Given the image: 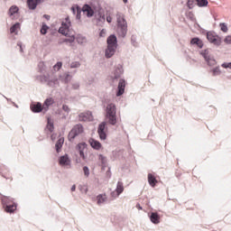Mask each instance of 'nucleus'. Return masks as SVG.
Here are the masks:
<instances>
[{
    "mask_svg": "<svg viewBox=\"0 0 231 231\" xmlns=\"http://www.w3.org/2000/svg\"><path fill=\"white\" fill-rule=\"evenodd\" d=\"M70 28L71 21H69V17H67L61 22V26L59 29L60 33L65 35V37H69L68 39H65L63 42H69V44L75 42V32L71 31Z\"/></svg>",
    "mask_w": 231,
    "mask_h": 231,
    "instance_id": "nucleus-1",
    "label": "nucleus"
},
{
    "mask_svg": "<svg viewBox=\"0 0 231 231\" xmlns=\"http://www.w3.org/2000/svg\"><path fill=\"white\" fill-rule=\"evenodd\" d=\"M106 118L108 121L110 125H116L118 122V117L116 116V106L113 103H110L106 106Z\"/></svg>",
    "mask_w": 231,
    "mask_h": 231,
    "instance_id": "nucleus-2",
    "label": "nucleus"
},
{
    "mask_svg": "<svg viewBox=\"0 0 231 231\" xmlns=\"http://www.w3.org/2000/svg\"><path fill=\"white\" fill-rule=\"evenodd\" d=\"M117 19V33L120 37H125L127 34V22H125V18L124 14L118 13L116 14Z\"/></svg>",
    "mask_w": 231,
    "mask_h": 231,
    "instance_id": "nucleus-3",
    "label": "nucleus"
},
{
    "mask_svg": "<svg viewBox=\"0 0 231 231\" xmlns=\"http://www.w3.org/2000/svg\"><path fill=\"white\" fill-rule=\"evenodd\" d=\"M106 42L107 49L106 50L105 55L106 59H111V57L115 55V51H116V36L110 35Z\"/></svg>",
    "mask_w": 231,
    "mask_h": 231,
    "instance_id": "nucleus-4",
    "label": "nucleus"
},
{
    "mask_svg": "<svg viewBox=\"0 0 231 231\" xmlns=\"http://www.w3.org/2000/svg\"><path fill=\"white\" fill-rule=\"evenodd\" d=\"M84 133V127L82 125H76L71 131L69 133V142H72V140H75L79 134H82Z\"/></svg>",
    "mask_w": 231,
    "mask_h": 231,
    "instance_id": "nucleus-5",
    "label": "nucleus"
},
{
    "mask_svg": "<svg viewBox=\"0 0 231 231\" xmlns=\"http://www.w3.org/2000/svg\"><path fill=\"white\" fill-rule=\"evenodd\" d=\"M207 39L208 42H210L211 44H214L215 46L221 45V37H219V35H217V33L214 32H208Z\"/></svg>",
    "mask_w": 231,
    "mask_h": 231,
    "instance_id": "nucleus-6",
    "label": "nucleus"
},
{
    "mask_svg": "<svg viewBox=\"0 0 231 231\" xmlns=\"http://www.w3.org/2000/svg\"><path fill=\"white\" fill-rule=\"evenodd\" d=\"M203 55L208 66H216V59H214V56H212V54H210V51H208V50L204 51Z\"/></svg>",
    "mask_w": 231,
    "mask_h": 231,
    "instance_id": "nucleus-7",
    "label": "nucleus"
},
{
    "mask_svg": "<svg viewBox=\"0 0 231 231\" xmlns=\"http://www.w3.org/2000/svg\"><path fill=\"white\" fill-rule=\"evenodd\" d=\"M106 122H102L98 125L97 133L100 140H106V138H107V135L106 134V131H107V128L106 127Z\"/></svg>",
    "mask_w": 231,
    "mask_h": 231,
    "instance_id": "nucleus-8",
    "label": "nucleus"
},
{
    "mask_svg": "<svg viewBox=\"0 0 231 231\" xmlns=\"http://www.w3.org/2000/svg\"><path fill=\"white\" fill-rule=\"evenodd\" d=\"M78 149L79 151V156L82 158V160H86V151H88V144L86 143H80L78 144Z\"/></svg>",
    "mask_w": 231,
    "mask_h": 231,
    "instance_id": "nucleus-9",
    "label": "nucleus"
},
{
    "mask_svg": "<svg viewBox=\"0 0 231 231\" xmlns=\"http://www.w3.org/2000/svg\"><path fill=\"white\" fill-rule=\"evenodd\" d=\"M122 192H124V183L121 181H118L116 191H113L111 193V196L112 198H118V196L121 195Z\"/></svg>",
    "mask_w": 231,
    "mask_h": 231,
    "instance_id": "nucleus-10",
    "label": "nucleus"
},
{
    "mask_svg": "<svg viewBox=\"0 0 231 231\" xmlns=\"http://www.w3.org/2000/svg\"><path fill=\"white\" fill-rule=\"evenodd\" d=\"M80 122H91L93 120V115L91 112H86L79 114Z\"/></svg>",
    "mask_w": 231,
    "mask_h": 231,
    "instance_id": "nucleus-11",
    "label": "nucleus"
},
{
    "mask_svg": "<svg viewBox=\"0 0 231 231\" xmlns=\"http://www.w3.org/2000/svg\"><path fill=\"white\" fill-rule=\"evenodd\" d=\"M42 3H44V0H27V5L30 10H35L37 5H41Z\"/></svg>",
    "mask_w": 231,
    "mask_h": 231,
    "instance_id": "nucleus-12",
    "label": "nucleus"
},
{
    "mask_svg": "<svg viewBox=\"0 0 231 231\" xmlns=\"http://www.w3.org/2000/svg\"><path fill=\"white\" fill-rule=\"evenodd\" d=\"M82 12L86 14L88 17H93V15H95V11L91 6H89V5H85L82 7Z\"/></svg>",
    "mask_w": 231,
    "mask_h": 231,
    "instance_id": "nucleus-13",
    "label": "nucleus"
},
{
    "mask_svg": "<svg viewBox=\"0 0 231 231\" xmlns=\"http://www.w3.org/2000/svg\"><path fill=\"white\" fill-rule=\"evenodd\" d=\"M125 91V80L120 79L118 84V91L116 97H122V94Z\"/></svg>",
    "mask_w": 231,
    "mask_h": 231,
    "instance_id": "nucleus-14",
    "label": "nucleus"
},
{
    "mask_svg": "<svg viewBox=\"0 0 231 231\" xmlns=\"http://www.w3.org/2000/svg\"><path fill=\"white\" fill-rule=\"evenodd\" d=\"M5 206V212L12 214L13 212H15L17 210V204H4Z\"/></svg>",
    "mask_w": 231,
    "mask_h": 231,
    "instance_id": "nucleus-15",
    "label": "nucleus"
},
{
    "mask_svg": "<svg viewBox=\"0 0 231 231\" xmlns=\"http://www.w3.org/2000/svg\"><path fill=\"white\" fill-rule=\"evenodd\" d=\"M148 183L151 187L154 188L156 187V184L158 183V180H156V177L152 173L148 174Z\"/></svg>",
    "mask_w": 231,
    "mask_h": 231,
    "instance_id": "nucleus-16",
    "label": "nucleus"
},
{
    "mask_svg": "<svg viewBox=\"0 0 231 231\" xmlns=\"http://www.w3.org/2000/svg\"><path fill=\"white\" fill-rule=\"evenodd\" d=\"M31 109L32 113H41V111L44 110V106L41 103H37L31 106Z\"/></svg>",
    "mask_w": 231,
    "mask_h": 231,
    "instance_id": "nucleus-17",
    "label": "nucleus"
},
{
    "mask_svg": "<svg viewBox=\"0 0 231 231\" xmlns=\"http://www.w3.org/2000/svg\"><path fill=\"white\" fill-rule=\"evenodd\" d=\"M89 143L93 149H96V151H99V149L102 148V143L95 139H90Z\"/></svg>",
    "mask_w": 231,
    "mask_h": 231,
    "instance_id": "nucleus-18",
    "label": "nucleus"
},
{
    "mask_svg": "<svg viewBox=\"0 0 231 231\" xmlns=\"http://www.w3.org/2000/svg\"><path fill=\"white\" fill-rule=\"evenodd\" d=\"M194 3H196L198 6H203V0H188V7L194 8Z\"/></svg>",
    "mask_w": 231,
    "mask_h": 231,
    "instance_id": "nucleus-19",
    "label": "nucleus"
},
{
    "mask_svg": "<svg viewBox=\"0 0 231 231\" xmlns=\"http://www.w3.org/2000/svg\"><path fill=\"white\" fill-rule=\"evenodd\" d=\"M54 103L55 101L53 100L52 97L47 98L43 103L44 111H48V109L50 108V106H53Z\"/></svg>",
    "mask_w": 231,
    "mask_h": 231,
    "instance_id": "nucleus-20",
    "label": "nucleus"
},
{
    "mask_svg": "<svg viewBox=\"0 0 231 231\" xmlns=\"http://www.w3.org/2000/svg\"><path fill=\"white\" fill-rule=\"evenodd\" d=\"M60 165H69L71 163V161L69 160V157L68 155H63L60 157Z\"/></svg>",
    "mask_w": 231,
    "mask_h": 231,
    "instance_id": "nucleus-21",
    "label": "nucleus"
},
{
    "mask_svg": "<svg viewBox=\"0 0 231 231\" xmlns=\"http://www.w3.org/2000/svg\"><path fill=\"white\" fill-rule=\"evenodd\" d=\"M150 220L154 225H158L160 223V215H158V213L152 212L150 216Z\"/></svg>",
    "mask_w": 231,
    "mask_h": 231,
    "instance_id": "nucleus-22",
    "label": "nucleus"
},
{
    "mask_svg": "<svg viewBox=\"0 0 231 231\" xmlns=\"http://www.w3.org/2000/svg\"><path fill=\"white\" fill-rule=\"evenodd\" d=\"M1 199L3 205H12L15 203L14 202V199H12L11 197L3 196Z\"/></svg>",
    "mask_w": 231,
    "mask_h": 231,
    "instance_id": "nucleus-23",
    "label": "nucleus"
},
{
    "mask_svg": "<svg viewBox=\"0 0 231 231\" xmlns=\"http://www.w3.org/2000/svg\"><path fill=\"white\" fill-rule=\"evenodd\" d=\"M46 129L49 133H53V129H55V127L53 126V121L50 117L47 118Z\"/></svg>",
    "mask_w": 231,
    "mask_h": 231,
    "instance_id": "nucleus-24",
    "label": "nucleus"
},
{
    "mask_svg": "<svg viewBox=\"0 0 231 231\" xmlns=\"http://www.w3.org/2000/svg\"><path fill=\"white\" fill-rule=\"evenodd\" d=\"M97 205H102V203H106L107 201V196L106 194H100L97 197Z\"/></svg>",
    "mask_w": 231,
    "mask_h": 231,
    "instance_id": "nucleus-25",
    "label": "nucleus"
},
{
    "mask_svg": "<svg viewBox=\"0 0 231 231\" xmlns=\"http://www.w3.org/2000/svg\"><path fill=\"white\" fill-rule=\"evenodd\" d=\"M190 44H196L198 48H203V42L199 40V38H193L190 41Z\"/></svg>",
    "mask_w": 231,
    "mask_h": 231,
    "instance_id": "nucleus-26",
    "label": "nucleus"
},
{
    "mask_svg": "<svg viewBox=\"0 0 231 231\" xmlns=\"http://www.w3.org/2000/svg\"><path fill=\"white\" fill-rule=\"evenodd\" d=\"M18 30H21V23H16L14 25H13L10 28L11 33H15V35H17V31Z\"/></svg>",
    "mask_w": 231,
    "mask_h": 231,
    "instance_id": "nucleus-27",
    "label": "nucleus"
},
{
    "mask_svg": "<svg viewBox=\"0 0 231 231\" xmlns=\"http://www.w3.org/2000/svg\"><path fill=\"white\" fill-rule=\"evenodd\" d=\"M62 145H64V138H60L56 143V151L59 152L60 149H62Z\"/></svg>",
    "mask_w": 231,
    "mask_h": 231,
    "instance_id": "nucleus-28",
    "label": "nucleus"
},
{
    "mask_svg": "<svg viewBox=\"0 0 231 231\" xmlns=\"http://www.w3.org/2000/svg\"><path fill=\"white\" fill-rule=\"evenodd\" d=\"M71 12L74 14H77V19H80V14L82 13V11L80 10V8L79 6H77V7L72 6L71 7Z\"/></svg>",
    "mask_w": 231,
    "mask_h": 231,
    "instance_id": "nucleus-29",
    "label": "nucleus"
},
{
    "mask_svg": "<svg viewBox=\"0 0 231 231\" xmlns=\"http://www.w3.org/2000/svg\"><path fill=\"white\" fill-rule=\"evenodd\" d=\"M219 28L224 33H226V32H228V26L225 23H219Z\"/></svg>",
    "mask_w": 231,
    "mask_h": 231,
    "instance_id": "nucleus-30",
    "label": "nucleus"
},
{
    "mask_svg": "<svg viewBox=\"0 0 231 231\" xmlns=\"http://www.w3.org/2000/svg\"><path fill=\"white\" fill-rule=\"evenodd\" d=\"M17 12H19V7L15 5L11 6L9 9L10 15H14V14H17Z\"/></svg>",
    "mask_w": 231,
    "mask_h": 231,
    "instance_id": "nucleus-31",
    "label": "nucleus"
},
{
    "mask_svg": "<svg viewBox=\"0 0 231 231\" xmlns=\"http://www.w3.org/2000/svg\"><path fill=\"white\" fill-rule=\"evenodd\" d=\"M48 30H50V27H48V25H46V24H42L40 32H41L42 35H46V33H48Z\"/></svg>",
    "mask_w": 231,
    "mask_h": 231,
    "instance_id": "nucleus-32",
    "label": "nucleus"
},
{
    "mask_svg": "<svg viewBox=\"0 0 231 231\" xmlns=\"http://www.w3.org/2000/svg\"><path fill=\"white\" fill-rule=\"evenodd\" d=\"M99 161L101 162L103 167H106L107 163V159L104 155L102 154L99 155Z\"/></svg>",
    "mask_w": 231,
    "mask_h": 231,
    "instance_id": "nucleus-33",
    "label": "nucleus"
},
{
    "mask_svg": "<svg viewBox=\"0 0 231 231\" xmlns=\"http://www.w3.org/2000/svg\"><path fill=\"white\" fill-rule=\"evenodd\" d=\"M121 75H122V69H116L115 71L114 79H120Z\"/></svg>",
    "mask_w": 231,
    "mask_h": 231,
    "instance_id": "nucleus-34",
    "label": "nucleus"
},
{
    "mask_svg": "<svg viewBox=\"0 0 231 231\" xmlns=\"http://www.w3.org/2000/svg\"><path fill=\"white\" fill-rule=\"evenodd\" d=\"M62 68V62L59 61L56 65L53 66L55 71H59Z\"/></svg>",
    "mask_w": 231,
    "mask_h": 231,
    "instance_id": "nucleus-35",
    "label": "nucleus"
},
{
    "mask_svg": "<svg viewBox=\"0 0 231 231\" xmlns=\"http://www.w3.org/2000/svg\"><path fill=\"white\" fill-rule=\"evenodd\" d=\"M77 42H79V44H84V42H86V38L82 36H79L77 38Z\"/></svg>",
    "mask_w": 231,
    "mask_h": 231,
    "instance_id": "nucleus-36",
    "label": "nucleus"
},
{
    "mask_svg": "<svg viewBox=\"0 0 231 231\" xmlns=\"http://www.w3.org/2000/svg\"><path fill=\"white\" fill-rule=\"evenodd\" d=\"M83 171L85 176L88 178L89 176V168H88V166L83 167Z\"/></svg>",
    "mask_w": 231,
    "mask_h": 231,
    "instance_id": "nucleus-37",
    "label": "nucleus"
},
{
    "mask_svg": "<svg viewBox=\"0 0 231 231\" xmlns=\"http://www.w3.org/2000/svg\"><path fill=\"white\" fill-rule=\"evenodd\" d=\"M220 73H221V70L219 69V68H215L214 69H213V75L214 76H216V75H220Z\"/></svg>",
    "mask_w": 231,
    "mask_h": 231,
    "instance_id": "nucleus-38",
    "label": "nucleus"
},
{
    "mask_svg": "<svg viewBox=\"0 0 231 231\" xmlns=\"http://www.w3.org/2000/svg\"><path fill=\"white\" fill-rule=\"evenodd\" d=\"M224 42H226V44H231V36H226Z\"/></svg>",
    "mask_w": 231,
    "mask_h": 231,
    "instance_id": "nucleus-39",
    "label": "nucleus"
},
{
    "mask_svg": "<svg viewBox=\"0 0 231 231\" xmlns=\"http://www.w3.org/2000/svg\"><path fill=\"white\" fill-rule=\"evenodd\" d=\"M79 66H80V63L77 61L70 64V68H79Z\"/></svg>",
    "mask_w": 231,
    "mask_h": 231,
    "instance_id": "nucleus-40",
    "label": "nucleus"
},
{
    "mask_svg": "<svg viewBox=\"0 0 231 231\" xmlns=\"http://www.w3.org/2000/svg\"><path fill=\"white\" fill-rule=\"evenodd\" d=\"M62 109H63V111H65L66 113H69V106H68L67 105H63Z\"/></svg>",
    "mask_w": 231,
    "mask_h": 231,
    "instance_id": "nucleus-41",
    "label": "nucleus"
},
{
    "mask_svg": "<svg viewBox=\"0 0 231 231\" xmlns=\"http://www.w3.org/2000/svg\"><path fill=\"white\" fill-rule=\"evenodd\" d=\"M222 68H229L231 69V63H223Z\"/></svg>",
    "mask_w": 231,
    "mask_h": 231,
    "instance_id": "nucleus-42",
    "label": "nucleus"
},
{
    "mask_svg": "<svg viewBox=\"0 0 231 231\" xmlns=\"http://www.w3.org/2000/svg\"><path fill=\"white\" fill-rule=\"evenodd\" d=\"M100 37H104L106 35V30H102L99 33Z\"/></svg>",
    "mask_w": 231,
    "mask_h": 231,
    "instance_id": "nucleus-43",
    "label": "nucleus"
},
{
    "mask_svg": "<svg viewBox=\"0 0 231 231\" xmlns=\"http://www.w3.org/2000/svg\"><path fill=\"white\" fill-rule=\"evenodd\" d=\"M203 6H208V0H203Z\"/></svg>",
    "mask_w": 231,
    "mask_h": 231,
    "instance_id": "nucleus-44",
    "label": "nucleus"
},
{
    "mask_svg": "<svg viewBox=\"0 0 231 231\" xmlns=\"http://www.w3.org/2000/svg\"><path fill=\"white\" fill-rule=\"evenodd\" d=\"M106 21L107 23H111V21H113V18L111 16H107Z\"/></svg>",
    "mask_w": 231,
    "mask_h": 231,
    "instance_id": "nucleus-45",
    "label": "nucleus"
},
{
    "mask_svg": "<svg viewBox=\"0 0 231 231\" xmlns=\"http://www.w3.org/2000/svg\"><path fill=\"white\" fill-rule=\"evenodd\" d=\"M76 189H77V186L73 185V186L71 187V191H72V192H75Z\"/></svg>",
    "mask_w": 231,
    "mask_h": 231,
    "instance_id": "nucleus-46",
    "label": "nucleus"
},
{
    "mask_svg": "<svg viewBox=\"0 0 231 231\" xmlns=\"http://www.w3.org/2000/svg\"><path fill=\"white\" fill-rule=\"evenodd\" d=\"M43 17H44L45 19H47V21H50V15L44 14Z\"/></svg>",
    "mask_w": 231,
    "mask_h": 231,
    "instance_id": "nucleus-47",
    "label": "nucleus"
},
{
    "mask_svg": "<svg viewBox=\"0 0 231 231\" xmlns=\"http://www.w3.org/2000/svg\"><path fill=\"white\" fill-rule=\"evenodd\" d=\"M136 208H138V210H142V206H140V204H137Z\"/></svg>",
    "mask_w": 231,
    "mask_h": 231,
    "instance_id": "nucleus-48",
    "label": "nucleus"
},
{
    "mask_svg": "<svg viewBox=\"0 0 231 231\" xmlns=\"http://www.w3.org/2000/svg\"><path fill=\"white\" fill-rule=\"evenodd\" d=\"M123 3H127V0H123Z\"/></svg>",
    "mask_w": 231,
    "mask_h": 231,
    "instance_id": "nucleus-49",
    "label": "nucleus"
}]
</instances>
